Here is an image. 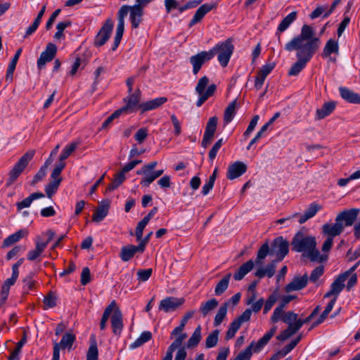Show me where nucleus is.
Returning <instances> with one entry per match:
<instances>
[{
    "label": "nucleus",
    "mask_w": 360,
    "mask_h": 360,
    "mask_svg": "<svg viewBox=\"0 0 360 360\" xmlns=\"http://www.w3.org/2000/svg\"><path fill=\"white\" fill-rule=\"evenodd\" d=\"M292 250L297 252H302L312 262H322L327 256L321 255L316 248V240L314 236H307L302 232H297L292 240Z\"/></svg>",
    "instance_id": "obj_2"
},
{
    "label": "nucleus",
    "mask_w": 360,
    "mask_h": 360,
    "mask_svg": "<svg viewBox=\"0 0 360 360\" xmlns=\"http://www.w3.org/2000/svg\"><path fill=\"white\" fill-rule=\"evenodd\" d=\"M218 123V118L216 116L210 117L206 124L205 131L202 140V146L207 148L212 141Z\"/></svg>",
    "instance_id": "obj_14"
},
{
    "label": "nucleus",
    "mask_w": 360,
    "mask_h": 360,
    "mask_svg": "<svg viewBox=\"0 0 360 360\" xmlns=\"http://www.w3.org/2000/svg\"><path fill=\"white\" fill-rule=\"evenodd\" d=\"M269 254L271 255V249L268 242H266L259 248L257 251V257L255 259L256 265H262L263 264V260Z\"/></svg>",
    "instance_id": "obj_40"
},
{
    "label": "nucleus",
    "mask_w": 360,
    "mask_h": 360,
    "mask_svg": "<svg viewBox=\"0 0 360 360\" xmlns=\"http://www.w3.org/2000/svg\"><path fill=\"white\" fill-rule=\"evenodd\" d=\"M321 209V206L316 204L311 203L309 207L307 209L304 213L300 216L299 219L300 224H304L308 219L312 218L315 214Z\"/></svg>",
    "instance_id": "obj_33"
},
{
    "label": "nucleus",
    "mask_w": 360,
    "mask_h": 360,
    "mask_svg": "<svg viewBox=\"0 0 360 360\" xmlns=\"http://www.w3.org/2000/svg\"><path fill=\"white\" fill-rule=\"evenodd\" d=\"M254 345L255 342H251L245 349L238 354L234 360H250L252 354V351H254Z\"/></svg>",
    "instance_id": "obj_55"
},
{
    "label": "nucleus",
    "mask_w": 360,
    "mask_h": 360,
    "mask_svg": "<svg viewBox=\"0 0 360 360\" xmlns=\"http://www.w3.org/2000/svg\"><path fill=\"white\" fill-rule=\"evenodd\" d=\"M359 212V209L356 208L345 210L337 215L335 221L343 224L344 227L350 226L356 220Z\"/></svg>",
    "instance_id": "obj_15"
},
{
    "label": "nucleus",
    "mask_w": 360,
    "mask_h": 360,
    "mask_svg": "<svg viewBox=\"0 0 360 360\" xmlns=\"http://www.w3.org/2000/svg\"><path fill=\"white\" fill-rule=\"evenodd\" d=\"M201 338V326H198L188 340L186 347L188 349L195 347L200 342Z\"/></svg>",
    "instance_id": "obj_42"
},
{
    "label": "nucleus",
    "mask_w": 360,
    "mask_h": 360,
    "mask_svg": "<svg viewBox=\"0 0 360 360\" xmlns=\"http://www.w3.org/2000/svg\"><path fill=\"white\" fill-rule=\"evenodd\" d=\"M76 337L71 333H66L63 337L60 342H55L53 345V359L52 360H59L60 349H71Z\"/></svg>",
    "instance_id": "obj_10"
},
{
    "label": "nucleus",
    "mask_w": 360,
    "mask_h": 360,
    "mask_svg": "<svg viewBox=\"0 0 360 360\" xmlns=\"http://www.w3.org/2000/svg\"><path fill=\"white\" fill-rule=\"evenodd\" d=\"M209 83V78L206 76L201 77L195 86V91L199 96V98L197 101L196 105L200 107L208 98L212 96L216 91L217 86L212 84L208 86L207 89L205 91L206 86Z\"/></svg>",
    "instance_id": "obj_6"
},
{
    "label": "nucleus",
    "mask_w": 360,
    "mask_h": 360,
    "mask_svg": "<svg viewBox=\"0 0 360 360\" xmlns=\"http://www.w3.org/2000/svg\"><path fill=\"white\" fill-rule=\"evenodd\" d=\"M217 305L218 301L215 298H212L201 305L200 311L203 316H206L211 311L214 309Z\"/></svg>",
    "instance_id": "obj_49"
},
{
    "label": "nucleus",
    "mask_w": 360,
    "mask_h": 360,
    "mask_svg": "<svg viewBox=\"0 0 360 360\" xmlns=\"http://www.w3.org/2000/svg\"><path fill=\"white\" fill-rule=\"evenodd\" d=\"M296 18L297 12L293 11L285 17L278 25L276 34L278 37V40L279 42H281V33L287 30L290 24L296 20Z\"/></svg>",
    "instance_id": "obj_25"
},
{
    "label": "nucleus",
    "mask_w": 360,
    "mask_h": 360,
    "mask_svg": "<svg viewBox=\"0 0 360 360\" xmlns=\"http://www.w3.org/2000/svg\"><path fill=\"white\" fill-rule=\"evenodd\" d=\"M44 197V195L42 193H40V192L33 193L31 195H30L27 198L22 200V201L17 202L16 203L17 209L18 211H20L24 208L29 207L31 205L33 200L39 199V198H41Z\"/></svg>",
    "instance_id": "obj_35"
},
{
    "label": "nucleus",
    "mask_w": 360,
    "mask_h": 360,
    "mask_svg": "<svg viewBox=\"0 0 360 360\" xmlns=\"http://www.w3.org/2000/svg\"><path fill=\"white\" fill-rule=\"evenodd\" d=\"M324 271V267L323 266H319L316 268H315L309 278H308V281L309 280L312 283H315L323 274Z\"/></svg>",
    "instance_id": "obj_64"
},
{
    "label": "nucleus",
    "mask_w": 360,
    "mask_h": 360,
    "mask_svg": "<svg viewBox=\"0 0 360 360\" xmlns=\"http://www.w3.org/2000/svg\"><path fill=\"white\" fill-rule=\"evenodd\" d=\"M27 235V231L25 230H20L13 234L7 237L3 242V247H9L11 245L17 243L21 238Z\"/></svg>",
    "instance_id": "obj_39"
},
{
    "label": "nucleus",
    "mask_w": 360,
    "mask_h": 360,
    "mask_svg": "<svg viewBox=\"0 0 360 360\" xmlns=\"http://www.w3.org/2000/svg\"><path fill=\"white\" fill-rule=\"evenodd\" d=\"M72 25V22L69 20H66L62 22H60L56 25L57 32L54 34V39L56 40H60L65 38L63 32L68 27H70Z\"/></svg>",
    "instance_id": "obj_48"
},
{
    "label": "nucleus",
    "mask_w": 360,
    "mask_h": 360,
    "mask_svg": "<svg viewBox=\"0 0 360 360\" xmlns=\"http://www.w3.org/2000/svg\"><path fill=\"white\" fill-rule=\"evenodd\" d=\"M35 154V150H30L26 152L13 166L9 172L8 178L6 181V186H11L22 174L26 167L28 165L30 160L33 158Z\"/></svg>",
    "instance_id": "obj_4"
},
{
    "label": "nucleus",
    "mask_w": 360,
    "mask_h": 360,
    "mask_svg": "<svg viewBox=\"0 0 360 360\" xmlns=\"http://www.w3.org/2000/svg\"><path fill=\"white\" fill-rule=\"evenodd\" d=\"M57 296L56 293L53 291L49 292V293L44 297V309H47L49 308H53L57 304Z\"/></svg>",
    "instance_id": "obj_53"
},
{
    "label": "nucleus",
    "mask_w": 360,
    "mask_h": 360,
    "mask_svg": "<svg viewBox=\"0 0 360 360\" xmlns=\"http://www.w3.org/2000/svg\"><path fill=\"white\" fill-rule=\"evenodd\" d=\"M217 7V4L214 2H210L204 4L196 11L193 19L189 23V27L193 26L195 24L199 22L203 17L212 9Z\"/></svg>",
    "instance_id": "obj_19"
},
{
    "label": "nucleus",
    "mask_w": 360,
    "mask_h": 360,
    "mask_svg": "<svg viewBox=\"0 0 360 360\" xmlns=\"http://www.w3.org/2000/svg\"><path fill=\"white\" fill-rule=\"evenodd\" d=\"M112 29L113 22L112 20L108 19L95 37L94 42V45L96 46H101L104 45L110 38Z\"/></svg>",
    "instance_id": "obj_11"
},
{
    "label": "nucleus",
    "mask_w": 360,
    "mask_h": 360,
    "mask_svg": "<svg viewBox=\"0 0 360 360\" xmlns=\"http://www.w3.org/2000/svg\"><path fill=\"white\" fill-rule=\"evenodd\" d=\"M344 231V224H340L338 221H335L334 224H325L322 226V233L326 237L334 238V237L340 236Z\"/></svg>",
    "instance_id": "obj_18"
},
{
    "label": "nucleus",
    "mask_w": 360,
    "mask_h": 360,
    "mask_svg": "<svg viewBox=\"0 0 360 360\" xmlns=\"http://www.w3.org/2000/svg\"><path fill=\"white\" fill-rule=\"evenodd\" d=\"M320 46L321 40L315 36L313 28L308 25H304L300 34L293 37L285 45V49L287 51H296L297 58V60L290 68L288 75H297L305 68Z\"/></svg>",
    "instance_id": "obj_1"
},
{
    "label": "nucleus",
    "mask_w": 360,
    "mask_h": 360,
    "mask_svg": "<svg viewBox=\"0 0 360 360\" xmlns=\"http://www.w3.org/2000/svg\"><path fill=\"white\" fill-rule=\"evenodd\" d=\"M111 314L110 322L112 332L115 335H118L123 329V316L115 300L112 301L105 309L100 323V329H105L107 321Z\"/></svg>",
    "instance_id": "obj_3"
},
{
    "label": "nucleus",
    "mask_w": 360,
    "mask_h": 360,
    "mask_svg": "<svg viewBox=\"0 0 360 360\" xmlns=\"http://www.w3.org/2000/svg\"><path fill=\"white\" fill-rule=\"evenodd\" d=\"M278 300V294L275 292L272 293L264 303V314H266L271 309Z\"/></svg>",
    "instance_id": "obj_60"
},
{
    "label": "nucleus",
    "mask_w": 360,
    "mask_h": 360,
    "mask_svg": "<svg viewBox=\"0 0 360 360\" xmlns=\"http://www.w3.org/2000/svg\"><path fill=\"white\" fill-rule=\"evenodd\" d=\"M141 91L139 89H136L134 93H129V95L124 99L126 105L120 110L123 114H129L134 112L139 108V103L141 100Z\"/></svg>",
    "instance_id": "obj_9"
},
{
    "label": "nucleus",
    "mask_w": 360,
    "mask_h": 360,
    "mask_svg": "<svg viewBox=\"0 0 360 360\" xmlns=\"http://www.w3.org/2000/svg\"><path fill=\"white\" fill-rule=\"evenodd\" d=\"M274 67V63H267L262 67L257 73V76L255 78V87L257 90H259L262 88L266 77L273 70Z\"/></svg>",
    "instance_id": "obj_22"
},
{
    "label": "nucleus",
    "mask_w": 360,
    "mask_h": 360,
    "mask_svg": "<svg viewBox=\"0 0 360 360\" xmlns=\"http://www.w3.org/2000/svg\"><path fill=\"white\" fill-rule=\"evenodd\" d=\"M135 254V245H129L122 248L120 256L122 261L128 262Z\"/></svg>",
    "instance_id": "obj_44"
},
{
    "label": "nucleus",
    "mask_w": 360,
    "mask_h": 360,
    "mask_svg": "<svg viewBox=\"0 0 360 360\" xmlns=\"http://www.w3.org/2000/svg\"><path fill=\"white\" fill-rule=\"evenodd\" d=\"M193 314H194L193 311H190L187 312L184 315V316L182 318L180 325L179 326L176 327L172 330V332L171 333V335L174 336V335H176L179 333H181L184 330L187 321L193 317Z\"/></svg>",
    "instance_id": "obj_50"
},
{
    "label": "nucleus",
    "mask_w": 360,
    "mask_h": 360,
    "mask_svg": "<svg viewBox=\"0 0 360 360\" xmlns=\"http://www.w3.org/2000/svg\"><path fill=\"white\" fill-rule=\"evenodd\" d=\"M131 7L127 5L122 6L118 11V23L116 29V34L114 39V44L112 51H115L119 46L124 30V18L127 15L129 11H131Z\"/></svg>",
    "instance_id": "obj_7"
},
{
    "label": "nucleus",
    "mask_w": 360,
    "mask_h": 360,
    "mask_svg": "<svg viewBox=\"0 0 360 360\" xmlns=\"http://www.w3.org/2000/svg\"><path fill=\"white\" fill-rule=\"evenodd\" d=\"M276 331V327L274 326L271 330L267 332L262 338H260L257 342H255L254 352H257L262 348H263L274 336Z\"/></svg>",
    "instance_id": "obj_34"
},
{
    "label": "nucleus",
    "mask_w": 360,
    "mask_h": 360,
    "mask_svg": "<svg viewBox=\"0 0 360 360\" xmlns=\"http://www.w3.org/2000/svg\"><path fill=\"white\" fill-rule=\"evenodd\" d=\"M231 274H226L216 285L214 288V293L216 295H221L223 294L229 287V281L231 278Z\"/></svg>",
    "instance_id": "obj_37"
},
{
    "label": "nucleus",
    "mask_w": 360,
    "mask_h": 360,
    "mask_svg": "<svg viewBox=\"0 0 360 360\" xmlns=\"http://www.w3.org/2000/svg\"><path fill=\"white\" fill-rule=\"evenodd\" d=\"M301 327V321H297L294 324L288 325V328L277 336V339L281 341L285 340L295 334Z\"/></svg>",
    "instance_id": "obj_27"
},
{
    "label": "nucleus",
    "mask_w": 360,
    "mask_h": 360,
    "mask_svg": "<svg viewBox=\"0 0 360 360\" xmlns=\"http://www.w3.org/2000/svg\"><path fill=\"white\" fill-rule=\"evenodd\" d=\"M167 101V98L166 97L156 98L155 99L148 101L146 103H141V105H139V109L141 110L142 112L151 110L158 108V107L166 103Z\"/></svg>",
    "instance_id": "obj_26"
},
{
    "label": "nucleus",
    "mask_w": 360,
    "mask_h": 360,
    "mask_svg": "<svg viewBox=\"0 0 360 360\" xmlns=\"http://www.w3.org/2000/svg\"><path fill=\"white\" fill-rule=\"evenodd\" d=\"M77 146V142H72L67 145L59 156V163H65V160L76 150Z\"/></svg>",
    "instance_id": "obj_45"
},
{
    "label": "nucleus",
    "mask_w": 360,
    "mask_h": 360,
    "mask_svg": "<svg viewBox=\"0 0 360 360\" xmlns=\"http://www.w3.org/2000/svg\"><path fill=\"white\" fill-rule=\"evenodd\" d=\"M336 103L335 101H328L325 103L321 108L316 111V118L322 120L328 116L335 108Z\"/></svg>",
    "instance_id": "obj_28"
},
{
    "label": "nucleus",
    "mask_w": 360,
    "mask_h": 360,
    "mask_svg": "<svg viewBox=\"0 0 360 360\" xmlns=\"http://www.w3.org/2000/svg\"><path fill=\"white\" fill-rule=\"evenodd\" d=\"M240 325L239 323L236 322L235 320L233 321H232V323L230 324V326H229L228 330L226 331V337H225L226 340H231V338H233L234 337L235 334L236 333V332L240 328Z\"/></svg>",
    "instance_id": "obj_61"
},
{
    "label": "nucleus",
    "mask_w": 360,
    "mask_h": 360,
    "mask_svg": "<svg viewBox=\"0 0 360 360\" xmlns=\"http://www.w3.org/2000/svg\"><path fill=\"white\" fill-rule=\"evenodd\" d=\"M228 310V302L224 303L218 309L214 320V326H219L225 319Z\"/></svg>",
    "instance_id": "obj_47"
},
{
    "label": "nucleus",
    "mask_w": 360,
    "mask_h": 360,
    "mask_svg": "<svg viewBox=\"0 0 360 360\" xmlns=\"http://www.w3.org/2000/svg\"><path fill=\"white\" fill-rule=\"evenodd\" d=\"M219 331L218 330H213L205 340L206 348H212L217 345L219 340Z\"/></svg>",
    "instance_id": "obj_54"
},
{
    "label": "nucleus",
    "mask_w": 360,
    "mask_h": 360,
    "mask_svg": "<svg viewBox=\"0 0 360 360\" xmlns=\"http://www.w3.org/2000/svg\"><path fill=\"white\" fill-rule=\"evenodd\" d=\"M246 171V165L243 162L237 161L229 166L226 177L233 180L240 176Z\"/></svg>",
    "instance_id": "obj_20"
},
{
    "label": "nucleus",
    "mask_w": 360,
    "mask_h": 360,
    "mask_svg": "<svg viewBox=\"0 0 360 360\" xmlns=\"http://www.w3.org/2000/svg\"><path fill=\"white\" fill-rule=\"evenodd\" d=\"M307 283V274H304L302 276H295L292 281L285 286V290L286 292H290L302 290L306 287Z\"/></svg>",
    "instance_id": "obj_21"
},
{
    "label": "nucleus",
    "mask_w": 360,
    "mask_h": 360,
    "mask_svg": "<svg viewBox=\"0 0 360 360\" xmlns=\"http://www.w3.org/2000/svg\"><path fill=\"white\" fill-rule=\"evenodd\" d=\"M60 183L58 181H52L45 186V192L48 198H51L52 196L57 192Z\"/></svg>",
    "instance_id": "obj_57"
},
{
    "label": "nucleus",
    "mask_w": 360,
    "mask_h": 360,
    "mask_svg": "<svg viewBox=\"0 0 360 360\" xmlns=\"http://www.w3.org/2000/svg\"><path fill=\"white\" fill-rule=\"evenodd\" d=\"M284 316V309L280 305H278L274 310L273 314L271 317V321L273 323H277L280 320H282Z\"/></svg>",
    "instance_id": "obj_63"
},
{
    "label": "nucleus",
    "mask_w": 360,
    "mask_h": 360,
    "mask_svg": "<svg viewBox=\"0 0 360 360\" xmlns=\"http://www.w3.org/2000/svg\"><path fill=\"white\" fill-rule=\"evenodd\" d=\"M47 246V243H42L37 240L36 241L35 249L30 250L27 253V259L34 261L37 259L44 251Z\"/></svg>",
    "instance_id": "obj_36"
},
{
    "label": "nucleus",
    "mask_w": 360,
    "mask_h": 360,
    "mask_svg": "<svg viewBox=\"0 0 360 360\" xmlns=\"http://www.w3.org/2000/svg\"><path fill=\"white\" fill-rule=\"evenodd\" d=\"M185 302L184 298L167 297L162 300L159 304V310L170 313L177 310Z\"/></svg>",
    "instance_id": "obj_12"
},
{
    "label": "nucleus",
    "mask_w": 360,
    "mask_h": 360,
    "mask_svg": "<svg viewBox=\"0 0 360 360\" xmlns=\"http://www.w3.org/2000/svg\"><path fill=\"white\" fill-rule=\"evenodd\" d=\"M66 164L65 163H58L54 169H53L51 174V179L52 181H58L59 183H61L62 178L60 176V174L63 171V169L65 167Z\"/></svg>",
    "instance_id": "obj_56"
},
{
    "label": "nucleus",
    "mask_w": 360,
    "mask_h": 360,
    "mask_svg": "<svg viewBox=\"0 0 360 360\" xmlns=\"http://www.w3.org/2000/svg\"><path fill=\"white\" fill-rule=\"evenodd\" d=\"M347 278L342 274L339 275L330 285V289L324 295V298L330 297L338 298L340 292L344 289L345 282Z\"/></svg>",
    "instance_id": "obj_17"
},
{
    "label": "nucleus",
    "mask_w": 360,
    "mask_h": 360,
    "mask_svg": "<svg viewBox=\"0 0 360 360\" xmlns=\"http://www.w3.org/2000/svg\"><path fill=\"white\" fill-rule=\"evenodd\" d=\"M174 336H176L175 340L168 347L166 354L162 360H172L173 352L176 349L181 347L183 341L187 338L186 333H183L182 332ZM171 338H173V336L171 335Z\"/></svg>",
    "instance_id": "obj_23"
},
{
    "label": "nucleus",
    "mask_w": 360,
    "mask_h": 360,
    "mask_svg": "<svg viewBox=\"0 0 360 360\" xmlns=\"http://www.w3.org/2000/svg\"><path fill=\"white\" fill-rule=\"evenodd\" d=\"M213 58V53L209 51H201L190 58V63L193 66V72L196 75L200 71L202 65Z\"/></svg>",
    "instance_id": "obj_13"
},
{
    "label": "nucleus",
    "mask_w": 360,
    "mask_h": 360,
    "mask_svg": "<svg viewBox=\"0 0 360 360\" xmlns=\"http://www.w3.org/2000/svg\"><path fill=\"white\" fill-rule=\"evenodd\" d=\"M164 172L163 169L153 171L150 173L149 176H144L141 179L140 184L144 187H148L157 178L160 176Z\"/></svg>",
    "instance_id": "obj_43"
},
{
    "label": "nucleus",
    "mask_w": 360,
    "mask_h": 360,
    "mask_svg": "<svg viewBox=\"0 0 360 360\" xmlns=\"http://www.w3.org/2000/svg\"><path fill=\"white\" fill-rule=\"evenodd\" d=\"M158 162L154 161L143 165L140 169L136 171L138 175H144V176H149L150 173L153 172L156 167Z\"/></svg>",
    "instance_id": "obj_59"
},
{
    "label": "nucleus",
    "mask_w": 360,
    "mask_h": 360,
    "mask_svg": "<svg viewBox=\"0 0 360 360\" xmlns=\"http://www.w3.org/2000/svg\"><path fill=\"white\" fill-rule=\"evenodd\" d=\"M21 53H22V48L18 49L17 50V51L15 52L12 60L11 61V63L8 65V70H7L6 76V80L12 81L13 74L15 69L18 60L19 59V57H20Z\"/></svg>",
    "instance_id": "obj_41"
},
{
    "label": "nucleus",
    "mask_w": 360,
    "mask_h": 360,
    "mask_svg": "<svg viewBox=\"0 0 360 360\" xmlns=\"http://www.w3.org/2000/svg\"><path fill=\"white\" fill-rule=\"evenodd\" d=\"M151 219L152 218L147 214L141 221L138 223L135 231V235L137 240H140L141 239L144 228Z\"/></svg>",
    "instance_id": "obj_52"
},
{
    "label": "nucleus",
    "mask_w": 360,
    "mask_h": 360,
    "mask_svg": "<svg viewBox=\"0 0 360 360\" xmlns=\"http://www.w3.org/2000/svg\"><path fill=\"white\" fill-rule=\"evenodd\" d=\"M234 46L230 39L217 44L214 47L210 50L213 53V57L218 54V60L222 67L227 66L231 56L233 52Z\"/></svg>",
    "instance_id": "obj_5"
},
{
    "label": "nucleus",
    "mask_w": 360,
    "mask_h": 360,
    "mask_svg": "<svg viewBox=\"0 0 360 360\" xmlns=\"http://www.w3.org/2000/svg\"><path fill=\"white\" fill-rule=\"evenodd\" d=\"M339 46L338 41L333 39H329L323 50L322 56L323 58L328 57L331 53H338Z\"/></svg>",
    "instance_id": "obj_38"
},
{
    "label": "nucleus",
    "mask_w": 360,
    "mask_h": 360,
    "mask_svg": "<svg viewBox=\"0 0 360 360\" xmlns=\"http://www.w3.org/2000/svg\"><path fill=\"white\" fill-rule=\"evenodd\" d=\"M254 267V262L252 259L242 264L238 271L234 274L233 278L236 281L242 280Z\"/></svg>",
    "instance_id": "obj_31"
},
{
    "label": "nucleus",
    "mask_w": 360,
    "mask_h": 360,
    "mask_svg": "<svg viewBox=\"0 0 360 360\" xmlns=\"http://www.w3.org/2000/svg\"><path fill=\"white\" fill-rule=\"evenodd\" d=\"M143 9L140 6L134 5L131 7L130 12V20L134 28H137L141 21Z\"/></svg>",
    "instance_id": "obj_32"
},
{
    "label": "nucleus",
    "mask_w": 360,
    "mask_h": 360,
    "mask_svg": "<svg viewBox=\"0 0 360 360\" xmlns=\"http://www.w3.org/2000/svg\"><path fill=\"white\" fill-rule=\"evenodd\" d=\"M288 242L283 237L280 236L274 240L271 247V255L276 256V261L280 262L288 253Z\"/></svg>",
    "instance_id": "obj_8"
},
{
    "label": "nucleus",
    "mask_w": 360,
    "mask_h": 360,
    "mask_svg": "<svg viewBox=\"0 0 360 360\" xmlns=\"http://www.w3.org/2000/svg\"><path fill=\"white\" fill-rule=\"evenodd\" d=\"M56 46L52 43H49L45 51L41 53L37 60L38 68H43L46 63L51 61L56 56Z\"/></svg>",
    "instance_id": "obj_16"
},
{
    "label": "nucleus",
    "mask_w": 360,
    "mask_h": 360,
    "mask_svg": "<svg viewBox=\"0 0 360 360\" xmlns=\"http://www.w3.org/2000/svg\"><path fill=\"white\" fill-rule=\"evenodd\" d=\"M236 101H233L225 109L224 114V121L225 124H229L236 115Z\"/></svg>",
    "instance_id": "obj_46"
},
{
    "label": "nucleus",
    "mask_w": 360,
    "mask_h": 360,
    "mask_svg": "<svg viewBox=\"0 0 360 360\" xmlns=\"http://www.w3.org/2000/svg\"><path fill=\"white\" fill-rule=\"evenodd\" d=\"M277 261L274 260L271 263L268 264L265 267L258 268L255 273V276L260 278L264 277L265 276H268L269 278H271L275 274V263Z\"/></svg>",
    "instance_id": "obj_29"
},
{
    "label": "nucleus",
    "mask_w": 360,
    "mask_h": 360,
    "mask_svg": "<svg viewBox=\"0 0 360 360\" xmlns=\"http://www.w3.org/2000/svg\"><path fill=\"white\" fill-rule=\"evenodd\" d=\"M296 346V342H290L288 345L284 347L282 349L274 354V358L279 360L282 357L286 356L290 352H291Z\"/></svg>",
    "instance_id": "obj_58"
},
{
    "label": "nucleus",
    "mask_w": 360,
    "mask_h": 360,
    "mask_svg": "<svg viewBox=\"0 0 360 360\" xmlns=\"http://www.w3.org/2000/svg\"><path fill=\"white\" fill-rule=\"evenodd\" d=\"M98 351L96 342L91 344L88 349L86 360H98Z\"/></svg>",
    "instance_id": "obj_62"
},
{
    "label": "nucleus",
    "mask_w": 360,
    "mask_h": 360,
    "mask_svg": "<svg viewBox=\"0 0 360 360\" xmlns=\"http://www.w3.org/2000/svg\"><path fill=\"white\" fill-rule=\"evenodd\" d=\"M341 97L351 103H360V95L353 92L346 87L339 89Z\"/></svg>",
    "instance_id": "obj_30"
},
{
    "label": "nucleus",
    "mask_w": 360,
    "mask_h": 360,
    "mask_svg": "<svg viewBox=\"0 0 360 360\" xmlns=\"http://www.w3.org/2000/svg\"><path fill=\"white\" fill-rule=\"evenodd\" d=\"M109 207L108 201L102 202L95 210L92 215V221L96 223L101 221L107 216Z\"/></svg>",
    "instance_id": "obj_24"
},
{
    "label": "nucleus",
    "mask_w": 360,
    "mask_h": 360,
    "mask_svg": "<svg viewBox=\"0 0 360 360\" xmlns=\"http://www.w3.org/2000/svg\"><path fill=\"white\" fill-rule=\"evenodd\" d=\"M151 219L152 218L147 214L141 221L138 223L135 231V235L137 240H140L141 239L144 228Z\"/></svg>",
    "instance_id": "obj_51"
}]
</instances>
